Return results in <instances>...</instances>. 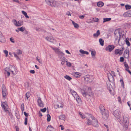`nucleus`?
<instances>
[{
	"mask_svg": "<svg viewBox=\"0 0 131 131\" xmlns=\"http://www.w3.org/2000/svg\"><path fill=\"white\" fill-rule=\"evenodd\" d=\"M81 93L83 96L86 97L87 99H90V97H92L93 94L92 92L91 88L86 86L83 87Z\"/></svg>",
	"mask_w": 131,
	"mask_h": 131,
	"instance_id": "nucleus-1",
	"label": "nucleus"
},
{
	"mask_svg": "<svg viewBox=\"0 0 131 131\" xmlns=\"http://www.w3.org/2000/svg\"><path fill=\"white\" fill-rule=\"evenodd\" d=\"M100 112L102 115V118L104 120L107 119L109 116V112L108 110H105L104 106L102 105H100Z\"/></svg>",
	"mask_w": 131,
	"mask_h": 131,
	"instance_id": "nucleus-2",
	"label": "nucleus"
},
{
	"mask_svg": "<svg viewBox=\"0 0 131 131\" xmlns=\"http://www.w3.org/2000/svg\"><path fill=\"white\" fill-rule=\"evenodd\" d=\"M14 69L15 71V73H16L17 70L15 67L12 66L11 68L9 67L6 68L4 69L5 71L4 73L5 75L7 76V77H8L10 75V72H11L13 74H15V73H14V71L12 70Z\"/></svg>",
	"mask_w": 131,
	"mask_h": 131,
	"instance_id": "nucleus-3",
	"label": "nucleus"
},
{
	"mask_svg": "<svg viewBox=\"0 0 131 131\" xmlns=\"http://www.w3.org/2000/svg\"><path fill=\"white\" fill-rule=\"evenodd\" d=\"M1 106L2 109L4 110L5 112H8V114L10 116L11 115V113L8 110V108L7 107L8 106V105L6 102L5 101L3 102L1 101Z\"/></svg>",
	"mask_w": 131,
	"mask_h": 131,
	"instance_id": "nucleus-4",
	"label": "nucleus"
},
{
	"mask_svg": "<svg viewBox=\"0 0 131 131\" xmlns=\"http://www.w3.org/2000/svg\"><path fill=\"white\" fill-rule=\"evenodd\" d=\"M46 3L52 7H55L57 5V2L54 0H45Z\"/></svg>",
	"mask_w": 131,
	"mask_h": 131,
	"instance_id": "nucleus-5",
	"label": "nucleus"
},
{
	"mask_svg": "<svg viewBox=\"0 0 131 131\" xmlns=\"http://www.w3.org/2000/svg\"><path fill=\"white\" fill-rule=\"evenodd\" d=\"M113 114L119 122H120L121 121V113L119 110H115L113 112Z\"/></svg>",
	"mask_w": 131,
	"mask_h": 131,
	"instance_id": "nucleus-6",
	"label": "nucleus"
},
{
	"mask_svg": "<svg viewBox=\"0 0 131 131\" xmlns=\"http://www.w3.org/2000/svg\"><path fill=\"white\" fill-rule=\"evenodd\" d=\"M2 89L3 96L5 98L7 94V92L5 86L4 84H2Z\"/></svg>",
	"mask_w": 131,
	"mask_h": 131,
	"instance_id": "nucleus-7",
	"label": "nucleus"
},
{
	"mask_svg": "<svg viewBox=\"0 0 131 131\" xmlns=\"http://www.w3.org/2000/svg\"><path fill=\"white\" fill-rule=\"evenodd\" d=\"M90 116L91 119L92 120V125L94 127H98V124L97 119H95V118L92 115H90Z\"/></svg>",
	"mask_w": 131,
	"mask_h": 131,
	"instance_id": "nucleus-8",
	"label": "nucleus"
},
{
	"mask_svg": "<svg viewBox=\"0 0 131 131\" xmlns=\"http://www.w3.org/2000/svg\"><path fill=\"white\" fill-rule=\"evenodd\" d=\"M12 22L17 27L20 26L23 24V21L22 20H19L17 22L16 20L14 19L13 20Z\"/></svg>",
	"mask_w": 131,
	"mask_h": 131,
	"instance_id": "nucleus-9",
	"label": "nucleus"
},
{
	"mask_svg": "<svg viewBox=\"0 0 131 131\" xmlns=\"http://www.w3.org/2000/svg\"><path fill=\"white\" fill-rule=\"evenodd\" d=\"M123 121L124 123L128 124L129 120V117L126 114H125L123 116Z\"/></svg>",
	"mask_w": 131,
	"mask_h": 131,
	"instance_id": "nucleus-10",
	"label": "nucleus"
},
{
	"mask_svg": "<svg viewBox=\"0 0 131 131\" xmlns=\"http://www.w3.org/2000/svg\"><path fill=\"white\" fill-rule=\"evenodd\" d=\"M37 102L39 106L41 107H44V104L41 100L40 97H39L38 98Z\"/></svg>",
	"mask_w": 131,
	"mask_h": 131,
	"instance_id": "nucleus-11",
	"label": "nucleus"
},
{
	"mask_svg": "<svg viewBox=\"0 0 131 131\" xmlns=\"http://www.w3.org/2000/svg\"><path fill=\"white\" fill-rule=\"evenodd\" d=\"M108 80L110 82H113L114 81L113 76L110 73H107V75Z\"/></svg>",
	"mask_w": 131,
	"mask_h": 131,
	"instance_id": "nucleus-12",
	"label": "nucleus"
},
{
	"mask_svg": "<svg viewBox=\"0 0 131 131\" xmlns=\"http://www.w3.org/2000/svg\"><path fill=\"white\" fill-rule=\"evenodd\" d=\"M115 47L113 45H110L106 47V50H108L110 52L112 51L114 48Z\"/></svg>",
	"mask_w": 131,
	"mask_h": 131,
	"instance_id": "nucleus-13",
	"label": "nucleus"
},
{
	"mask_svg": "<svg viewBox=\"0 0 131 131\" xmlns=\"http://www.w3.org/2000/svg\"><path fill=\"white\" fill-rule=\"evenodd\" d=\"M76 100L78 104L79 105L82 104V101L81 100L80 97L78 95L76 96V97L74 98Z\"/></svg>",
	"mask_w": 131,
	"mask_h": 131,
	"instance_id": "nucleus-14",
	"label": "nucleus"
},
{
	"mask_svg": "<svg viewBox=\"0 0 131 131\" xmlns=\"http://www.w3.org/2000/svg\"><path fill=\"white\" fill-rule=\"evenodd\" d=\"M45 39L48 41L52 42L54 40L52 36H48L45 38Z\"/></svg>",
	"mask_w": 131,
	"mask_h": 131,
	"instance_id": "nucleus-15",
	"label": "nucleus"
},
{
	"mask_svg": "<svg viewBox=\"0 0 131 131\" xmlns=\"http://www.w3.org/2000/svg\"><path fill=\"white\" fill-rule=\"evenodd\" d=\"M115 53L116 55L118 54L119 55H121L123 53V52L120 50L116 49L115 50Z\"/></svg>",
	"mask_w": 131,
	"mask_h": 131,
	"instance_id": "nucleus-16",
	"label": "nucleus"
},
{
	"mask_svg": "<svg viewBox=\"0 0 131 131\" xmlns=\"http://www.w3.org/2000/svg\"><path fill=\"white\" fill-rule=\"evenodd\" d=\"M53 49L54 50H55V52H58V53L59 54L60 56H61L63 57V56L64 55V54L63 52L60 51L58 49Z\"/></svg>",
	"mask_w": 131,
	"mask_h": 131,
	"instance_id": "nucleus-17",
	"label": "nucleus"
},
{
	"mask_svg": "<svg viewBox=\"0 0 131 131\" xmlns=\"http://www.w3.org/2000/svg\"><path fill=\"white\" fill-rule=\"evenodd\" d=\"M54 130L53 127L50 125H48L47 129V131H54Z\"/></svg>",
	"mask_w": 131,
	"mask_h": 131,
	"instance_id": "nucleus-18",
	"label": "nucleus"
},
{
	"mask_svg": "<svg viewBox=\"0 0 131 131\" xmlns=\"http://www.w3.org/2000/svg\"><path fill=\"white\" fill-rule=\"evenodd\" d=\"M124 54L126 57H129V51L128 49H126L124 52Z\"/></svg>",
	"mask_w": 131,
	"mask_h": 131,
	"instance_id": "nucleus-19",
	"label": "nucleus"
},
{
	"mask_svg": "<svg viewBox=\"0 0 131 131\" xmlns=\"http://www.w3.org/2000/svg\"><path fill=\"white\" fill-rule=\"evenodd\" d=\"M71 92L72 95L74 96V98L76 97V96L78 95L77 94L76 92H75L74 90H71Z\"/></svg>",
	"mask_w": 131,
	"mask_h": 131,
	"instance_id": "nucleus-20",
	"label": "nucleus"
},
{
	"mask_svg": "<svg viewBox=\"0 0 131 131\" xmlns=\"http://www.w3.org/2000/svg\"><path fill=\"white\" fill-rule=\"evenodd\" d=\"M80 52L82 54H86L87 55H88L89 54L88 52L84 51L82 49H80Z\"/></svg>",
	"mask_w": 131,
	"mask_h": 131,
	"instance_id": "nucleus-21",
	"label": "nucleus"
},
{
	"mask_svg": "<svg viewBox=\"0 0 131 131\" xmlns=\"http://www.w3.org/2000/svg\"><path fill=\"white\" fill-rule=\"evenodd\" d=\"M99 42L100 44L102 46H103L104 45V40L102 38L100 39L99 40Z\"/></svg>",
	"mask_w": 131,
	"mask_h": 131,
	"instance_id": "nucleus-22",
	"label": "nucleus"
},
{
	"mask_svg": "<svg viewBox=\"0 0 131 131\" xmlns=\"http://www.w3.org/2000/svg\"><path fill=\"white\" fill-rule=\"evenodd\" d=\"M114 36L115 40L116 41L117 40H118V42H119V41L120 40V38L121 36L120 34H119V35H114Z\"/></svg>",
	"mask_w": 131,
	"mask_h": 131,
	"instance_id": "nucleus-23",
	"label": "nucleus"
},
{
	"mask_svg": "<svg viewBox=\"0 0 131 131\" xmlns=\"http://www.w3.org/2000/svg\"><path fill=\"white\" fill-rule=\"evenodd\" d=\"M72 23L73 25H74V27L76 28H78L79 27V25L77 23H75L72 20Z\"/></svg>",
	"mask_w": 131,
	"mask_h": 131,
	"instance_id": "nucleus-24",
	"label": "nucleus"
},
{
	"mask_svg": "<svg viewBox=\"0 0 131 131\" xmlns=\"http://www.w3.org/2000/svg\"><path fill=\"white\" fill-rule=\"evenodd\" d=\"M59 119L64 120L65 119V115H61L59 116Z\"/></svg>",
	"mask_w": 131,
	"mask_h": 131,
	"instance_id": "nucleus-25",
	"label": "nucleus"
},
{
	"mask_svg": "<svg viewBox=\"0 0 131 131\" xmlns=\"http://www.w3.org/2000/svg\"><path fill=\"white\" fill-rule=\"evenodd\" d=\"M90 115L91 114H90V117L89 119H88V122H87V123H88V125H91V124L92 125V121H91L90 120V119H91V116H90Z\"/></svg>",
	"mask_w": 131,
	"mask_h": 131,
	"instance_id": "nucleus-26",
	"label": "nucleus"
},
{
	"mask_svg": "<svg viewBox=\"0 0 131 131\" xmlns=\"http://www.w3.org/2000/svg\"><path fill=\"white\" fill-rule=\"evenodd\" d=\"M74 75L77 78H78L81 75V74L78 72H75L74 73Z\"/></svg>",
	"mask_w": 131,
	"mask_h": 131,
	"instance_id": "nucleus-27",
	"label": "nucleus"
},
{
	"mask_svg": "<svg viewBox=\"0 0 131 131\" xmlns=\"http://www.w3.org/2000/svg\"><path fill=\"white\" fill-rule=\"evenodd\" d=\"M64 77L65 78L69 81H70L72 79V78L68 75H66Z\"/></svg>",
	"mask_w": 131,
	"mask_h": 131,
	"instance_id": "nucleus-28",
	"label": "nucleus"
},
{
	"mask_svg": "<svg viewBox=\"0 0 131 131\" xmlns=\"http://www.w3.org/2000/svg\"><path fill=\"white\" fill-rule=\"evenodd\" d=\"M111 19V18H104L103 19V22L104 23L108 21H110Z\"/></svg>",
	"mask_w": 131,
	"mask_h": 131,
	"instance_id": "nucleus-29",
	"label": "nucleus"
},
{
	"mask_svg": "<svg viewBox=\"0 0 131 131\" xmlns=\"http://www.w3.org/2000/svg\"><path fill=\"white\" fill-rule=\"evenodd\" d=\"M18 29L19 30L23 32L25 30V27H24L23 26L20 28H18Z\"/></svg>",
	"mask_w": 131,
	"mask_h": 131,
	"instance_id": "nucleus-30",
	"label": "nucleus"
},
{
	"mask_svg": "<svg viewBox=\"0 0 131 131\" xmlns=\"http://www.w3.org/2000/svg\"><path fill=\"white\" fill-rule=\"evenodd\" d=\"M114 35H119L120 33L119 30L118 29L116 30L114 32Z\"/></svg>",
	"mask_w": 131,
	"mask_h": 131,
	"instance_id": "nucleus-31",
	"label": "nucleus"
},
{
	"mask_svg": "<svg viewBox=\"0 0 131 131\" xmlns=\"http://www.w3.org/2000/svg\"><path fill=\"white\" fill-rule=\"evenodd\" d=\"M128 40L129 39L128 38H126L125 40V42L126 44L127 45V46H129L130 45V44Z\"/></svg>",
	"mask_w": 131,
	"mask_h": 131,
	"instance_id": "nucleus-32",
	"label": "nucleus"
},
{
	"mask_svg": "<svg viewBox=\"0 0 131 131\" xmlns=\"http://www.w3.org/2000/svg\"><path fill=\"white\" fill-rule=\"evenodd\" d=\"M25 95L27 98V99H28L30 96V93L29 92H28L26 93Z\"/></svg>",
	"mask_w": 131,
	"mask_h": 131,
	"instance_id": "nucleus-33",
	"label": "nucleus"
},
{
	"mask_svg": "<svg viewBox=\"0 0 131 131\" xmlns=\"http://www.w3.org/2000/svg\"><path fill=\"white\" fill-rule=\"evenodd\" d=\"M104 3L102 2H99V7H102L103 6Z\"/></svg>",
	"mask_w": 131,
	"mask_h": 131,
	"instance_id": "nucleus-34",
	"label": "nucleus"
},
{
	"mask_svg": "<svg viewBox=\"0 0 131 131\" xmlns=\"http://www.w3.org/2000/svg\"><path fill=\"white\" fill-rule=\"evenodd\" d=\"M125 7L126 10L129 9L131 8V6L128 5H126L125 6Z\"/></svg>",
	"mask_w": 131,
	"mask_h": 131,
	"instance_id": "nucleus-35",
	"label": "nucleus"
},
{
	"mask_svg": "<svg viewBox=\"0 0 131 131\" xmlns=\"http://www.w3.org/2000/svg\"><path fill=\"white\" fill-rule=\"evenodd\" d=\"M123 16L125 17H129L128 11L125 12L123 14Z\"/></svg>",
	"mask_w": 131,
	"mask_h": 131,
	"instance_id": "nucleus-36",
	"label": "nucleus"
},
{
	"mask_svg": "<svg viewBox=\"0 0 131 131\" xmlns=\"http://www.w3.org/2000/svg\"><path fill=\"white\" fill-rule=\"evenodd\" d=\"M24 103H22L21 105V109L22 112L24 110Z\"/></svg>",
	"mask_w": 131,
	"mask_h": 131,
	"instance_id": "nucleus-37",
	"label": "nucleus"
},
{
	"mask_svg": "<svg viewBox=\"0 0 131 131\" xmlns=\"http://www.w3.org/2000/svg\"><path fill=\"white\" fill-rule=\"evenodd\" d=\"M47 121L48 122H49L50 120L51 116L49 114H48L47 115Z\"/></svg>",
	"mask_w": 131,
	"mask_h": 131,
	"instance_id": "nucleus-38",
	"label": "nucleus"
},
{
	"mask_svg": "<svg viewBox=\"0 0 131 131\" xmlns=\"http://www.w3.org/2000/svg\"><path fill=\"white\" fill-rule=\"evenodd\" d=\"M17 53L18 54H22V52L20 50L18 49L17 50Z\"/></svg>",
	"mask_w": 131,
	"mask_h": 131,
	"instance_id": "nucleus-39",
	"label": "nucleus"
},
{
	"mask_svg": "<svg viewBox=\"0 0 131 131\" xmlns=\"http://www.w3.org/2000/svg\"><path fill=\"white\" fill-rule=\"evenodd\" d=\"M36 60H37L41 64L42 63V61L41 60H40L39 59V57L37 56L36 57Z\"/></svg>",
	"mask_w": 131,
	"mask_h": 131,
	"instance_id": "nucleus-40",
	"label": "nucleus"
},
{
	"mask_svg": "<svg viewBox=\"0 0 131 131\" xmlns=\"http://www.w3.org/2000/svg\"><path fill=\"white\" fill-rule=\"evenodd\" d=\"M120 82L121 84V86L123 87L124 86V82L122 79H121L120 80Z\"/></svg>",
	"mask_w": 131,
	"mask_h": 131,
	"instance_id": "nucleus-41",
	"label": "nucleus"
},
{
	"mask_svg": "<svg viewBox=\"0 0 131 131\" xmlns=\"http://www.w3.org/2000/svg\"><path fill=\"white\" fill-rule=\"evenodd\" d=\"M66 65L68 67H70L71 66V63L70 62H68L67 61H66Z\"/></svg>",
	"mask_w": 131,
	"mask_h": 131,
	"instance_id": "nucleus-42",
	"label": "nucleus"
},
{
	"mask_svg": "<svg viewBox=\"0 0 131 131\" xmlns=\"http://www.w3.org/2000/svg\"><path fill=\"white\" fill-rule=\"evenodd\" d=\"M93 36L95 37H97L98 36V30H97L96 33L93 34Z\"/></svg>",
	"mask_w": 131,
	"mask_h": 131,
	"instance_id": "nucleus-43",
	"label": "nucleus"
},
{
	"mask_svg": "<svg viewBox=\"0 0 131 131\" xmlns=\"http://www.w3.org/2000/svg\"><path fill=\"white\" fill-rule=\"evenodd\" d=\"M96 53L95 52V51H91V54L92 57L94 56Z\"/></svg>",
	"mask_w": 131,
	"mask_h": 131,
	"instance_id": "nucleus-44",
	"label": "nucleus"
},
{
	"mask_svg": "<svg viewBox=\"0 0 131 131\" xmlns=\"http://www.w3.org/2000/svg\"><path fill=\"white\" fill-rule=\"evenodd\" d=\"M13 53L14 54V57L16 58L17 59H19V58L18 56H17V54H16L15 52H13Z\"/></svg>",
	"mask_w": 131,
	"mask_h": 131,
	"instance_id": "nucleus-45",
	"label": "nucleus"
},
{
	"mask_svg": "<svg viewBox=\"0 0 131 131\" xmlns=\"http://www.w3.org/2000/svg\"><path fill=\"white\" fill-rule=\"evenodd\" d=\"M4 52L6 54V57H7L8 55V51L7 50H4Z\"/></svg>",
	"mask_w": 131,
	"mask_h": 131,
	"instance_id": "nucleus-46",
	"label": "nucleus"
},
{
	"mask_svg": "<svg viewBox=\"0 0 131 131\" xmlns=\"http://www.w3.org/2000/svg\"><path fill=\"white\" fill-rule=\"evenodd\" d=\"M47 109L46 107H45L42 109H41L40 110L41 111L43 112H45L46 111Z\"/></svg>",
	"mask_w": 131,
	"mask_h": 131,
	"instance_id": "nucleus-47",
	"label": "nucleus"
},
{
	"mask_svg": "<svg viewBox=\"0 0 131 131\" xmlns=\"http://www.w3.org/2000/svg\"><path fill=\"white\" fill-rule=\"evenodd\" d=\"M27 120L28 118L27 117H26L25 118V121L24 122V124L25 125H27Z\"/></svg>",
	"mask_w": 131,
	"mask_h": 131,
	"instance_id": "nucleus-48",
	"label": "nucleus"
},
{
	"mask_svg": "<svg viewBox=\"0 0 131 131\" xmlns=\"http://www.w3.org/2000/svg\"><path fill=\"white\" fill-rule=\"evenodd\" d=\"M61 59L62 60H63L64 61H65L66 62V61H67V59L66 58L64 57H61Z\"/></svg>",
	"mask_w": 131,
	"mask_h": 131,
	"instance_id": "nucleus-49",
	"label": "nucleus"
},
{
	"mask_svg": "<svg viewBox=\"0 0 131 131\" xmlns=\"http://www.w3.org/2000/svg\"><path fill=\"white\" fill-rule=\"evenodd\" d=\"M93 19L94 21L96 22H98V19L97 18H93Z\"/></svg>",
	"mask_w": 131,
	"mask_h": 131,
	"instance_id": "nucleus-50",
	"label": "nucleus"
},
{
	"mask_svg": "<svg viewBox=\"0 0 131 131\" xmlns=\"http://www.w3.org/2000/svg\"><path fill=\"white\" fill-rule=\"evenodd\" d=\"M124 65L126 68H129L128 65L126 62H124Z\"/></svg>",
	"mask_w": 131,
	"mask_h": 131,
	"instance_id": "nucleus-51",
	"label": "nucleus"
},
{
	"mask_svg": "<svg viewBox=\"0 0 131 131\" xmlns=\"http://www.w3.org/2000/svg\"><path fill=\"white\" fill-rule=\"evenodd\" d=\"M10 41L13 43H14L15 42V41L14 40V39L13 38H10Z\"/></svg>",
	"mask_w": 131,
	"mask_h": 131,
	"instance_id": "nucleus-52",
	"label": "nucleus"
},
{
	"mask_svg": "<svg viewBox=\"0 0 131 131\" xmlns=\"http://www.w3.org/2000/svg\"><path fill=\"white\" fill-rule=\"evenodd\" d=\"M124 60V58L123 57H121L120 58V62H123Z\"/></svg>",
	"mask_w": 131,
	"mask_h": 131,
	"instance_id": "nucleus-53",
	"label": "nucleus"
},
{
	"mask_svg": "<svg viewBox=\"0 0 131 131\" xmlns=\"http://www.w3.org/2000/svg\"><path fill=\"white\" fill-rule=\"evenodd\" d=\"M24 114L26 117L28 116V113H26L25 112H24Z\"/></svg>",
	"mask_w": 131,
	"mask_h": 131,
	"instance_id": "nucleus-54",
	"label": "nucleus"
},
{
	"mask_svg": "<svg viewBox=\"0 0 131 131\" xmlns=\"http://www.w3.org/2000/svg\"><path fill=\"white\" fill-rule=\"evenodd\" d=\"M80 117L82 118H85V116L84 115H82V114L80 113Z\"/></svg>",
	"mask_w": 131,
	"mask_h": 131,
	"instance_id": "nucleus-55",
	"label": "nucleus"
},
{
	"mask_svg": "<svg viewBox=\"0 0 131 131\" xmlns=\"http://www.w3.org/2000/svg\"><path fill=\"white\" fill-rule=\"evenodd\" d=\"M30 73L34 74L35 73V71L34 70H31L30 71Z\"/></svg>",
	"mask_w": 131,
	"mask_h": 131,
	"instance_id": "nucleus-56",
	"label": "nucleus"
},
{
	"mask_svg": "<svg viewBox=\"0 0 131 131\" xmlns=\"http://www.w3.org/2000/svg\"><path fill=\"white\" fill-rule=\"evenodd\" d=\"M84 17H85V16L84 15H82L81 16L80 15L79 16V18L81 19H82L83 18H84Z\"/></svg>",
	"mask_w": 131,
	"mask_h": 131,
	"instance_id": "nucleus-57",
	"label": "nucleus"
},
{
	"mask_svg": "<svg viewBox=\"0 0 131 131\" xmlns=\"http://www.w3.org/2000/svg\"><path fill=\"white\" fill-rule=\"evenodd\" d=\"M60 127H61V130H63L64 129V127L62 125H60Z\"/></svg>",
	"mask_w": 131,
	"mask_h": 131,
	"instance_id": "nucleus-58",
	"label": "nucleus"
},
{
	"mask_svg": "<svg viewBox=\"0 0 131 131\" xmlns=\"http://www.w3.org/2000/svg\"><path fill=\"white\" fill-rule=\"evenodd\" d=\"M128 13L129 17H131V10L128 11Z\"/></svg>",
	"mask_w": 131,
	"mask_h": 131,
	"instance_id": "nucleus-59",
	"label": "nucleus"
},
{
	"mask_svg": "<svg viewBox=\"0 0 131 131\" xmlns=\"http://www.w3.org/2000/svg\"><path fill=\"white\" fill-rule=\"evenodd\" d=\"M113 76H115L116 75L115 74V72L113 71H112L111 72V73Z\"/></svg>",
	"mask_w": 131,
	"mask_h": 131,
	"instance_id": "nucleus-60",
	"label": "nucleus"
},
{
	"mask_svg": "<svg viewBox=\"0 0 131 131\" xmlns=\"http://www.w3.org/2000/svg\"><path fill=\"white\" fill-rule=\"evenodd\" d=\"M25 16L26 14H27V13L25 12V11L22 10L21 12Z\"/></svg>",
	"mask_w": 131,
	"mask_h": 131,
	"instance_id": "nucleus-61",
	"label": "nucleus"
},
{
	"mask_svg": "<svg viewBox=\"0 0 131 131\" xmlns=\"http://www.w3.org/2000/svg\"><path fill=\"white\" fill-rule=\"evenodd\" d=\"M0 37L2 38H4L3 36L2 35V32H0Z\"/></svg>",
	"mask_w": 131,
	"mask_h": 131,
	"instance_id": "nucleus-62",
	"label": "nucleus"
},
{
	"mask_svg": "<svg viewBox=\"0 0 131 131\" xmlns=\"http://www.w3.org/2000/svg\"><path fill=\"white\" fill-rule=\"evenodd\" d=\"M57 106L58 107V108H60V107H63V105H61H61L60 106L59 105H57Z\"/></svg>",
	"mask_w": 131,
	"mask_h": 131,
	"instance_id": "nucleus-63",
	"label": "nucleus"
},
{
	"mask_svg": "<svg viewBox=\"0 0 131 131\" xmlns=\"http://www.w3.org/2000/svg\"><path fill=\"white\" fill-rule=\"evenodd\" d=\"M16 131H19V129L17 126H16L15 127Z\"/></svg>",
	"mask_w": 131,
	"mask_h": 131,
	"instance_id": "nucleus-64",
	"label": "nucleus"
}]
</instances>
